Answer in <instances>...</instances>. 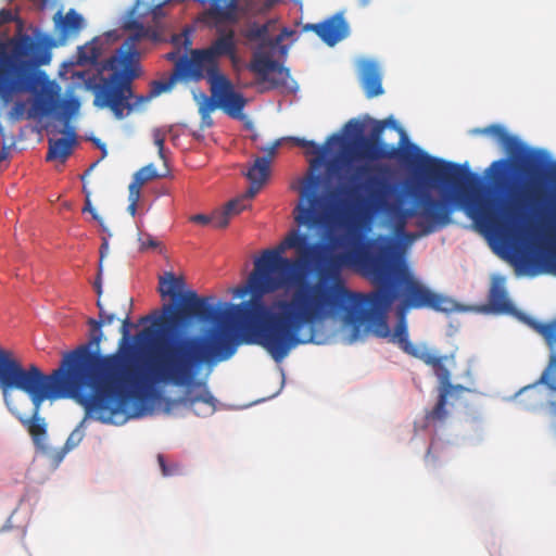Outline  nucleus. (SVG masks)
<instances>
[{
    "label": "nucleus",
    "mask_w": 556,
    "mask_h": 556,
    "mask_svg": "<svg viewBox=\"0 0 556 556\" xmlns=\"http://www.w3.org/2000/svg\"><path fill=\"white\" fill-rule=\"evenodd\" d=\"M117 314L116 313H108L103 319H97L98 321L101 323V325H111L115 319H117Z\"/></svg>",
    "instance_id": "8fccbe9b"
},
{
    "label": "nucleus",
    "mask_w": 556,
    "mask_h": 556,
    "mask_svg": "<svg viewBox=\"0 0 556 556\" xmlns=\"http://www.w3.org/2000/svg\"><path fill=\"white\" fill-rule=\"evenodd\" d=\"M552 405H553V406L555 407V409H556V403H553Z\"/></svg>",
    "instance_id": "e2e57ef3"
},
{
    "label": "nucleus",
    "mask_w": 556,
    "mask_h": 556,
    "mask_svg": "<svg viewBox=\"0 0 556 556\" xmlns=\"http://www.w3.org/2000/svg\"><path fill=\"white\" fill-rule=\"evenodd\" d=\"M83 191L86 195L84 212H89L92 215V218L99 223V225L102 227L103 230H105V227L103 225V218L101 216H99L97 211L91 205L90 192L87 190V188L85 186L83 188Z\"/></svg>",
    "instance_id": "79ce46f5"
},
{
    "label": "nucleus",
    "mask_w": 556,
    "mask_h": 556,
    "mask_svg": "<svg viewBox=\"0 0 556 556\" xmlns=\"http://www.w3.org/2000/svg\"><path fill=\"white\" fill-rule=\"evenodd\" d=\"M101 274H102V270L101 271L99 270L98 278L94 282V289L97 291L98 299H100V296L102 294Z\"/></svg>",
    "instance_id": "5fc2aeb1"
},
{
    "label": "nucleus",
    "mask_w": 556,
    "mask_h": 556,
    "mask_svg": "<svg viewBox=\"0 0 556 556\" xmlns=\"http://www.w3.org/2000/svg\"><path fill=\"white\" fill-rule=\"evenodd\" d=\"M539 331L544 336L549 345L556 344V320L554 323L541 325L539 327Z\"/></svg>",
    "instance_id": "ea45409f"
},
{
    "label": "nucleus",
    "mask_w": 556,
    "mask_h": 556,
    "mask_svg": "<svg viewBox=\"0 0 556 556\" xmlns=\"http://www.w3.org/2000/svg\"><path fill=\"white\" fill-rule=\"evenodd\" d=\"M97 307L99 308V319H103L108 312L104 309L100 299L97 300Z\"/></svg>",
    "instance_id": "6e6d98bb"
},
{
    "label": "nucleus",
    "mask_w": 556,
    "mask_h": 556,
    "mask_svg": "<svg viewBox=\"0 0 556 556\" xmlns=\"http://www.w3.org/2000/svg\"><path fill=\"white\" fill-rule=\"evenodd\" d=\"M96 144L102 150L103 156L106 155V148L104 143H101L100 140H96Z\"/></svg>",
    "instance_id": "13d9d810"
},
{
    "label": "nucleus",
    "mask_w": 556,
    "mask_h": 556,
    "mask_svg": "<svg viewBox=\"0 0 556 556\" xmlns=\"http://www.w3.org/2000/svg\"><path fill=\"white\" fill-rule=\"evenodd\" d=\"M78 364V357H72L67 352L61 366L45 375L36 365L23 368L9 353L0 350V388L3 392L16 389L26 393L35 406V413L40 412L46 400L73 397L85 408L88 417L103 424H115L112 416L90 409L85 401L86 396L94 393V384L89 375L80 372Z\"/></svg>",
    "instance_id": "423d86ee"
},
{
    "label": "nucleus",
    "mask_w": 556,
    "mask_h": 556,
    "mask_svg": "<svg viewBox=\"0 0 556 556\" xmlns=\"http://www.w3.org/2000/svg\"><path fill=\"white\" fill-rule=\"evenodd\" d=\"M248 194H249V189L241 197L229 201L224 206V208L231 216H235V215L239 214L240 212H242L248 206L247 203L254 198V197H248Z\"/></svg>",
    "instance_id": "473e14b6"
},
{
    "label": "nucleus",
    "mask_w": 556,
    "mask_h": 556,
    "mask_svg": "<svg viewBox=\"0 0 556 556\" xmlns=\"http://www.w3.org/2000/svg\"><path fill=\"white\" fill-rule=\"evenodd\" d=\"M108 251H109V244H108V241L104 240L100 248V263H99L100 271L102 270V261H103L105 254L108 253Z\"/></svg>",
    "instance_id": "603ef678"
},
{
    "label": "nucleus",
    "mask_w": 556,
    "mask_h": 556,
    "mask_svg": "<svg viewBox=\"0 0 556 556\" xmlns=\"http://www.w3.org/2000/svg\"><path fill=\"white\" fill-rule=\"evenodd\" d=\"M231 215L223 208V211H217L212 214V225L215 228H225L229 224Z\"/></svg>",
    "instance_id": "a19ab883"
},
{
    "label": "nucleus",
    "mask_w": 556,
    "mask_h": 556,
    "mask_svg": "<svg viewBox=\"0 0 556 556\" xmlns=\"http://www.w3.org/2000/svg\"><path fill=\"white\" fill-rule=\"evenodd\" d=\"M351 169L348 177L350 186L343 189V193L353 206L359 207L364 203L361 194L366 192L369 205L386 212L393 220L397 233L404 231L410 218H415L419 236H428L448 226L453 222L454 212L463 210L482 232L506 240L516 232L523 219L520 199H515L500 215L496 203L480 192L481 178L455 163L426 156L422 164L425 177L453 187V190L444 192L441 198L428 191L417 192L413 205L406 208L400 202L389 201L396 187L389 180V168L386 165L361 164Z\"/></svg>",
    "instance_id": "f03ea898"
},
{
    "label": "nucleus",
    "mask_w": 556,
    "mask_h": 556,
    "mask_svg": "<svg viewBox=\"0 0 556 556\" xmlns=\"http://www.w3.org/2000/svg\"><path fill=\"white\" fill-rule=\"evenodd\" d=\"M55 46L53 38L39 28L31 34H15L10 39V52L7 45L0 40V99L8 103L20 93H37L33 103V112L27 117L47 116L61 110L65 116H71L79 109V101L60 99V87L50 81L39 67L50 64L51 49Z\"/></svg>",
    "instance_id": "20e7f679"
},
{
    "label": "nucleus",
    "mask_w": 556,
    "mask_h": 556,
    "mask_svg": "<svg viewBox=\"0 0 556 556\" xmlns=\"http://www.w3.org/2000/svg\"><path fill=\"white\" fill-rule=\"evenodd\" d=\"M9 156V148L3 147L0 151V162L7 160Z\"/></svg>",
    "instance_id": "4d7b16f0"
},
{
    "label": "nucleus",
    "mask_w": 556,
    "mask_h": 556,
    "mask_svg": "<svg viewBox=\"0 0 556 556\" xmlns=\"http://www.w3.org/2000/svg\"><path fill=\"white\" fill-rule=\"evenodd\" d=\"M190 220L192 223L205 226V225L212 224V215L195 214L190 217Z\"/></svg>",
    "instance_id": "09e8293b"
},
{
    "label": "nucleus",
    "mask_w": 556,
    "mask_h": 556,
    "mask_svg": "<svg viewBox=\"0 0 556 556\" xmlns=\"http://www.w3.org/2000/svg\"><path fill=\"white\" fill-rule=\"evenodd\" d=\"M281 142L282 139H278L270 146L260 149L266 154L264 156L256 157L245 174L250 181L248 197H255L267 181L270 173L271 160L276 155L278 148L281 146Z\"/></svg>",
    "instance_id": "dca6fc26"
},
{
    "label": "nucleus",
    "mask_w": 556,
    "mask_h": 556,
    "mask_svg": "<svg viewBox=\"0 0 556 556\" xmlns=\"http://www.w3.org/2000/svg\"><path fill=\"white\" fill-rule=\"evenodd\" d=\"M76 142V134L73 129L67 130L65 137L58 139L49 138V149L46 157L47 161H61L64 163L72 154Z\"/></svg>",
    "instance_id": "412c9836"
},
{
    "label": "nucleus",
    "mask_w": 556,
    "mask_h": 556,
    "mask_svg": "<svg viewBox=\"0 0 556 556\" xmlns=\"http://www.w3.org/2000/svg\"><path fill=\"white\" fill-rule=\"evenodd\" d=\"M349 267L367 278L375 289L368 293L351 291L345 286L340 315L355 327L366 324L378 338L389 336L388 312L397 302L396 313L429 308L452 312L454 302L417 280L394 258V248L387 237L358 239L350 248Z\"/></svg>",
    "instance_id": "7ed1b4c3"
},
{
    "label": "nucleus",
    "mask_w": 556,
    "mask_h": 556,
    "mask_svg": "<svg viewBox=\"0 0 556 556\" xmlns=\"http://www.w3.org/2000/svg\"><path fill=\"white\" fill-rule=\"evenodd\" d=\"M103 42L100 38H93L78 48V62L80 64H96L102 54Z\"/></svg>",
    "instance_id": "393cba45"
},
{
    "label": "nucleus",
    "mask_w": 556,
    "mask_h": 556,
    "mask_svg": "<svg viewBox=\"0 0 556 556\" xmlns=\"http://www.w3.org/2000/svg\"><path fill=\"white\" fill-rule=\"evenodd\" d=\"M84 438V433L81 431H79L78 429L74 430L67 438L65 444H64V447L63 450L65 452H68L71 450H73L74 447H76L83 440Z\"/></svg>",
    "instance_id": "c03bdc74"
},
{
    "label": "nucleus",
    "mask_w": 556,
    "mask_h": 556,
    "mask_svg": "<svg viewBox=\"0 0 556 556\" xmlns=\"http://www.w3.org/2000/svg\"><path fill=\"white\" fill-rule=\"evenodd\" d=\"M304 31H314L329 47L336 46L350 35V25L343 12H338L320 23L306 24Z\"/></svg>",
    "instance_id": "4468645a"
},
{
    "label": "nucleus",
    "mask_w": 556,
    "mask_h": 556,
    "mask_svg": "<svg viewBox=\"0 0 556 556\" xmlns=\"http://www.w3.org/2000/svg\"><path fill=\"white\" fill-rule=\"evenodd\" d=\"M210 8L206 11L207 17L214 21L215 25L220 23L236 24L238 22L237 0H208Z\"/></svg>",
    "instance_id": "aec40b11"
},
{
    "label": "nucleus",
    "mask_w": 556,
    "mask_h": 556,
    "mask_svg": "<svg viewBox=\"0 0 556 556\" xmlns=\"http://www.w3.org/2000/svg\"><path fill=\"white\" fill-rule=\"evenodd\" d=\"M364 124L355 118L350 119L344 130L357 139L353 155L345 161L349 176L351 167L361 164H370L378 160H399L410 163L414 160L417 147L408 142L406 132L390 117L384 121H372L369 135L363 136Z\"/></svg>",
    "instance_id": "6e6552de"
},
{
    "label": "nucleus",
    "mask_w": 556,
    "mask_h": 556,
    "mask_svg": "<svg viewBox=\"0 0 556 556\" xmlns=\"http://www.w3.org/2000/svg\"><path fill=\"white\" fill-rule=\"evenodd\" d=\"M139 242H140V250L141 251H144L147 249H154V248H157L160 247V242L156 241L151 235L149 233H146V235H140L139 237Z\"/></svg>",
    "instance_id": "de8ad7c7"
},
{
    "label": "nucleus",
    "mask_w": 556,
    "mask_h": 556,
    "mask_svg": "<svg viewBox=\"0 0 556 556\" xmlns=\"http://www.w3.org/2000/svg\"><path fill=\"white\" fill-rule=\"evenodd\" d=\"M5 401L10 412L27 428L35 444L39 445L47 434V425L45 419L39 417L40 412L35 413V406H33L31 415L28 417L27 414L20 412L15 406L11 405L8 400Z\"/></svg>",
    "instance_id": "f3484780"
},
{
    "label": "nucleus",
    "mask_w": 556,
    "mask_h": 556,
    "mask_svg": "<svg viewBox=\"0 0 556 556\" xmlns=\"http://www.w3.org/2000/svg\"><path fill=\"white\" fill-rule=\"evenodd\" d=\"M473 136H491L502 148L507 151H514L518 147V140L510 136L504 126L492 124L483 128L470 130Z\"/></svg>",
    "instance_id": "5701e85b"
},
{
    "label": "nucleus",
    "mask_w": 556,
    "mask_h": 556,
    "mask_svg": "<svg viewBox=\"0 0 556 556\" xmlns=\"http://www.w3.org/2000/svg\"><path fill=\"white\" fill-rule=\"evenodd\" d=\"M54 22L61 40L77 36L85 26L84 17L74 9H70L65 15L56 13Z\"/></svg>",
    "instance_id": "a211bd4d"
},
{
    "label": "nucleus",
    "mask_w": 556,
    "mask_h": 556,
    "mask_svg": "<svg viewBox=\"0 0 556 556\" xmlns=\"http://www.w3.org/2000/svg\"><path fill=\"white\" fill-rule=\"evenodd\" d=\"M290 140L298 147L306 148V146H312V150L309 151V154L317 155L318 157H321L325 154V148L319 146L313 140H306L304 138L299 137H291Z\"/></svg>",
    "instance_id": "c9c22d12"
},
{
    "label": "nucleus",
    "mask_w": 556,
    "mask_h": 556,
    "mask_svg": "<svg viewBox=\"0 0 556 556\" xmlns=\"http://www.w3.org/2000/svg\"><path fill=\"white\" fill-rule=\"evenodd\" d=\"M415 357L430 366L439 380L438 400L435 405L426 412V426L443 424L448 417L447 399H458L469 390L462 384H453L451 382L448 365L453 363V357L437 355L426 348H422Z\"/></svg>",
    "instance_id": "9b49d317"
},
{
    "label": "nucleus",
    "mask_w": 556,
    "mask_h": 556,
    "mask_svg": "<svg viewBox=\"0 0 556 556\" xmlns=\"http://www.w3.org/2000/svg\"><path fill=\"white\" fill-rule=\"evenodd\" d=\"M181 286V279H177L172 273H167L165 277L160 279L159 291L162 296L170 295L174 298L177 295V289H179Z\"/></svg>",
    "instance_id": "cd10ccee"
},
{
    "label": "nucleus",
    "mask_w": 556,
    "mask_h": 556,
    "mask_svg": "<svg viewBox=\"0 0 556 556\" xmlns=\"http://www.w3.org/2000/svg\"><path fill=\"white\" fill-rule=\"evenodd\" d=\"M232 28L217 27V37L204 49H190L189 55L184 54L174 66L180 79L200 81L207 79L210 86L224 74L219 71L220 56L232 58L237 51Z\"/></svg>",
    "instance_id": "9d476101"
},
{
    "label": "nucleus",
    "mask_w": 556,
    "mask_h": 556,
    "mask_svg": "<svg viewBox=\"0 0 556 556\" xmlns=\"http://www.w3.org/2000/svg\"><path fill=\"white\" fill-rule=\"evenodd\" d=\"M358 2H359V5L367 7V5H369L370 0H358Z\"/></svg>",
    "instance_id": "bf43d9fd"
},
{
    "label": "nucleus",
    "mask_w": 556,
    "mask_h": 556,
    "mask_svg": "<svg viewBox=\"0 0 556 556\" xmlns=\"http://www.w3.org/2000/svg\"><path fill=\"white\" fill-rule=\"evenodd\" d=\"M87 324L90 326L89 344L94 345L97 348L94 352L99 353L98 346L103 339L102 325L94 318H88Z\"/></svg>",
    "instance_id": "72a5a7b5"
},
{
    "label": "nucleus",
    "mask_w": 556,
    "mask_h": 556,
    "mask_svg": "<svg viewBox=\"0 0 556 556\" xmlns=\"http://www.w3.org/2000/svg\"><path fill=\"white\" fill-rule=\"evenodd\" d=\"M547 166V159L542 151L528 150L522 157V172L531 179V185L525 190L523 198L531 204L540 203L543 191L536 184V178Z\"/></svg>",
    "instance_id": "2eb2a0df"
},
{
    "label": "nucleus",
    "mask_w": 556,
    "mask_h": 556,
    "mask_svg": "<svg viewBox=\"0 0 556 556\" xmlns=\"http://www.w3.org/2000/svg\"><path fill=\"white\" fill-rule=\"evenodd\" d=\"M157 462H159V465L161 467V470H162V473L164 477L177 476L182 472L179 464H177V463L167 464L164 455H162V454L157 455Z\"/></svg>",
    "instance_id": "e433bc0d"
},
{
    "label": "nucleus",
    "mask_w": 556,
    "mask_h": 556,
    "mask_svg": "<svg viewBox=\"0 0 556 556\" xmlns=\"http://www.w3.org/2000/svg\"><path fill=\"white\" fill-rule=\"evenodd\" d=\"M166 60L170 61V62H174V64L176 65V62L182 58V55H180V51L179 50H174V51H170L168 52L166 55H165Z\"/></svg>",
    "instance_id": "3c124183"
},
{
    "label": "nucleus",
    "mask_w": 556,
    "mask_h": 556,
    "mask_svg": "<svg viewBox=\"0 0 556 556\" xmlns=\"http://www.w3.org/2000/svg\"><path fill=\"white\" fill-rule=\"evenodd\" d=\"M125 29L131 34L105 60L102 75L93 87V105L98 109H109L117 119L124 118L132 110L140 108L153 98L150 92L146 96H135L132 81L142 75L138 42L148 37L149 29L137 20L125 23Z\"/></svg>",
    "instance_id": "0eeeda50"
},
{
    "label": "nucleus",
    "mask_w": 556,
    "mask_h": 556,
    "mask_svg": "<svg viewBox=\"0 0 556 556\" xmlns=\"http://www.w3.org/2000/svg\"><path fill=\"white\" fill-rule=\"evenodd\" d=\"M96 165H97L96 163H94V164H91V166H90L89 170H91Z\"/></svg>",
    "instance_id": "052dcab7"
},
{
    "label": "nucleus",
    "mask_w": 556,
    "mask_h": 556,
    "mask_svg": "<svg viewBox=\"0 0 556 556\" xmlns=\"http://www.w3.org/2000/svg\"><path fill=\"white\" fill-rule=\"evenodd\" d=\"M510 167V161L502 159L494 161L489 170L491 172V178L497 186H502Z\"/></svg>",
    "instance_id": "c85d7f7f"
},
{
    "label": "nucleus",
    "mask_w": 556,
    "mask_h": 556,
    "mask_svg": "<svg viewBox=\"0 0 556 556\" xmlns=\"http://www.w3.org/2000/svg\"><path fill=\"white\" fill-rule=\"evenodd\" d=\"M178 79H180V76L177 74L176 68L174 67V72L167 79L151 81L149 92L152 98H155L163 92L169 91Z\"/></svg>",
    "instance_id": "bb28decb"
},
{
    "label": "nucleus",
    "mask_w": 556,
    "mask_h": 556,
    "mask_svg": "<svg viewBox=\"0 0 556 556\" xmlns=\"http://www.w3.org/2000/svg\"><path fill=\"white\" fill-rule=\"evenodd\" d=\"M397 321L395 325V328L393 332L389 329V336L386 338H389V340L392 343H395L400 346L402 351H404L406 354L416 356L422 349L421 346L414 345L408 340V329H407V321H406V314H400L396 313Z\"/></svg>",
    "instance_id": "4be33fe9"
},
{
    "label": "nucleus",
    "mask_w": 556,
    "mask_h": 556,
    "mask_svg": "<svg viewBox=\"0 0 556 556\" xmlns=\"http://www.w3.org/2000/svg\"><path fill=\"white\" fill-rule=\"evenodd\" d=\"M170 0H138L136 9L142 13H150L156 21L164 16L163 7Z\"/></svg>",
    "instance_id": "a878e982"
},
{
    "label": "nucleus",
    "mask_w": 556,
    "mask_h": 556,
    "mask_svg": "<svg viewBox=\"0 0 556 556\" xmlns=\"http://www.w3.org/2000/svg\"><path fill=\"white\" fill-rule=\"evenodd\" d=\"M212 125H213V119L211 117V114L201 115V127L202 128H207V127H211Z\"/></svg>",
    "instance_id": "864d4df0"
},
{
    "label": "nucleus",
    "mask_w": 556,
    "mask_h": 556,
    "mask_svg": "<svg viewBox=\"0 0 556 556\" xmlns=\"http://www.w3.org/2000/svg\"><path fill=\"white\" fill-rule=\"evenodd\" d=\"M306 148L308 149V152L312 150V146H306Z\"/></svg>",
    "instance_id": "680f3d73"
},
{
    "label": "nucleus",
    "mask_w": 556,
    "mask_h": 556,
    "mask_svg": "<svg viewBox=\"0 0 556 556\" xmlns=\"http://www.w3.org/2000/svg\"><path fill=\"white\" fill-rule=\"evenodd\" d=\"M129 307L132 299H124ZM122 320V338L117 350L110 354L91 352L87 345L71 351L72 357H78L80 372L89 375L94 384V393L86 396L90 409L101 410L112 416L115 424H124L129 418L128 405L135 389L140 387L141 376L136 361V345L130 337L134 324L130 308L125 309Z\"/></svg>",
    "instance_id": "39448f33"
},
{
    "label": "nucleus",
    "mask_w": 556,
    "mask_h": 556,
    "mask_svg": "<svg viewBox=\"0 0 556 556\" xmlns=\"http://www.w3.org/2000/svg\"><path fill=\"white\" fill-rule=\"evenodd\" d=\"M279 3V0H254L248 4V12L253 15H265Z\"/></svg>",
    "instance_id": "2f4dec72"
},
{
    "label": "nucleus",
    "mask_w": 556,
    "mask_h": 556,
    "mask_svg": "<svg viewBox=\"0 0 556 556\" xmlns=\"http://www.w3.org/2000/svg\"><path fill=\"white\" fill-rule=\"evenodd\" d=\"M331 243L309 242L293 229L273 249L264 250L254 261L248 287L251 298L232 308V327L222 321L225 313L214 306L212 298L188 291L179 307L165 305L155 323L167 330L191 319L217 323L207 337L164 333L151 349L146 379L153 384L182 387L176 402L197 416L206 417L216 409V399L205 380L197 379L203 366L229 359L240 343L262 346L280 363L299 345L314 341V326L340 316L345 282L341 273L348 266L350 249L337 253Z\"/></svg>",
    "instance_id": "f257e3e1"
},
{
    "label": "nucleus",
    "mask_w": 556,
    "mask_h": 556,
    "mask_svg": "<svg viewBox=\"0 0 556 556\" xmlns=\"http://www.w3.org/2000/svg\"><path fill=\"white\" fill-rule=\"evenodd\" d=\"M311 169L302 180L300 202L294 208V220L307 227H320L326 222L325 198L320 193L325 178Z\"/></svg>",
    "instance_id": "f8f14e48"
},
{
    "label": "nucleus",
    "mask_w": 556,
    "mask_h": 556,
    "mask_svg": "<svg viewBox=\"0 0 556 556\" xmlns=\"http://www.w3.org/2000/svg\"><path fill=\"white\" fill-rule=\"evenodd\" d=\"M139 199H140V193L137 192V188L136 187H128V201H129V204H128V207H127V212L131 216H135L136 213H137V205H138Z\"/></svg>",
    "instance_id": "37998d69"
},
{
    "label": "nucleus",
    "mask_w": 556,
    "mask_h": 556,
    "mask_svg": "<svg viewBox=\"0 0 556 556\" xmlns=\"http://www.w3.org/2000/svg\"><path fill=\"white\" fill-rule=\"evenodd\" d=\"M216 109H219V104H217V99H214L213 96L207 97L206 94H201V101L199 102V113L200 115L211 114Z\"/></svg>",
    "instance_id": "4c0bfd02"
},
{
    "label": "nucleus",
    "mask_w": 556,
    "mask_h": 556,
    "mask_svg": "<svg viewBox=\"0 0 556 556\" xmlns=\"http://www.w3.org/2000/svg\"><path fill=\"white\" fill-rule=\"evenodd\" d=\"M362 86L367 98L378 97L383 93L381 85V72L377 63L366 61L362 65Z\"/></svg>",
    "instance_id": "6ab92c4d"
},
{
    "label": "nucleus",
    "mask_w": 556,
    "mask_h": 556,
    "mask_svg": "<svg viewBox=\"0 0 556 556\" xmlns=\"http://www.w3.org/2000/svg\"><path fill=\"white\" fill-rule=\"evenodd\" d=\"M159 174L154 169L153 165H148L139 169L135 176L129 187H136L137 192L140 193L141 187L149 180L157 178Z\"/></svg>",
    "instance_id": "c756f323"
},
{
    "label": "nucleus",
    "mask_w": 556,
    "mask_h": 556,
    "mask_svg": "<svg viewBox=\"0 0 556 556\" xmlns=\"http://www.w3.org/2000/svg\"><path fill=\"white\" fill-rule=\"evenodd\" d=\"M539 383L546 386L549 390L556 391V355H552L547 367L539 379Z\"/></svg>",
    "instance_id": "7c9ffc66"
},
{
    "label": "nucleus",
    "mask_w": 556,
    "mask_h": 556,
    "mask_svg": "<svg viewBox=\"0 0 556 556\" xmlns=\"http://www.w3.org/2000/svg\"><path fill=\"white\" fill-rule=\"evenodd\" d=\"M211 94L217 99V104L227 115L232 118H240L247 104L244 97L233 89L229 79L223 75L211 86Z\"/></svg>",
    "instance_id": "ddd939ff"
},
{
    "label": "nucleus",
    "mask_w": 556,
    "mask_h": 556,
    "mask_svg": "<svg viewBox=\"0 0 556 556\" xmlns=\"http://www.w3.org/2000/svg\"><path fill=\"white\" fill-rule=\"evenodd\" d=\"M172 43L174 45L176 50L181 49V47H185L186 49H190L192 45V40L190 38V33L188 29H185L181 34L174 35L172 37Z\"/></svg>",
    "instance_id": "58836bf2"
},
{
    "label": "nucleus",
    "mask_w": 556,
    "mask_h": 556,
    "mask_svg": "<svg viewBox=\"0 0 556 556\" xmlns=\"http://www.w3.org/2000/svg\"><path fill=\"white\" fill-rule=\"evenodd\" d=\"M26 115V104L23 101H17L14 103L10 111V117L13 121L23 119Z\"/></svg>",
    "instance_id": "a18cd8bd"
},
{
    "label": "nucleus",
    "mask_w": 556,
    "mask_h": 556,
    "mask_svg": "<svg viewBox=\"0 0 556 556\" xmlns=\"http://www.w3.org/2000/svg\"><path fill=\"white\" fill-rule=\"evenodd\" d=\"M276 21L270 18L263 24L254 21H247L239 34L244 39L245 45H257V49L253 52L249 70L258 76L260 81L267 83L270 89L283 87L290 78L289 68L274 60L271 55L265 51V48L277 47L285 37L292 34L287 28L276 36H270V29L275 26Z\"/></svg>",
    "instance_id": "1a4fd4ad"
},
{
    "label": "nucleus",
    "mask_w": 556,
    "mask_h": 556,
    "mask_svg": "<svg viewBox=\"0 0 556 556\" xmlns=\"http://www.w3.org/2000/svg\"><path fill=\"white\" fill-rule=\"evenodd\" d=\"M489 303L492 309L497 313H510L514 309L502 278L493 281L489 293Z\"/></svg>",
    "instance_id": "b1692460"
},
{
    "label": "nucleus",
    "mask_w": 556,
    "mask_h": 556,
    "mask_svg": "<svg viewBox=\"0 0 556 556\" xmlns=\"http://www.w3.org/2000/svg\"><path fill=\"white\" fill-rule=\"evenodd\" d=\"M11 22H15L17 25L16 34H24V23L23 21L17 16L16 13H14L11 9H1L0 10V26H3L5 24H9Z\"/></svg>",
    "instance_id": "f704fd0d"
},
{
    "label": "nucleus",
    "mask_w": 556,
    "mask_h": 556,
    "mask_svg": "<svg viewBox=\"0 0 556 556\" xmlns=\"http://www.w3.org/2000/svg\"><path fill=\"white\" fill-rule=\"evenodd\" d=\"M153 141L157 148V154H159L160 159H162L165 162V148H164L165 137L161 132V130H155L153 132Z\"/></svg>",
    "instance_id": "49530a36"
}]
</instances>
